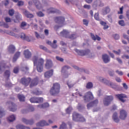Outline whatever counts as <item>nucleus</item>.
Here are the masks:
<instances>
[{"instance_id": "obj_40", "label": "nucleus", "mask_w": 129, "mask_h": 129, "mask_svg": "<svg viewBox=\"0 0 129 129\" xmlns=\"http://www.w3.org/2000/svg\"><path fill=\"white\" fill-rule=\"evenodd\" d=\"M112 52L116 55H120L121 53V50L118 49V50H113Z\"/></svg>"}, {"instance_id": "obj_62", "label": "nucleus", "mask_w": 129, "mask_h": 129, "mask_svg": "<svg viewBox=\"0 0 129 129\" xmlns=\"http://www.w3.org/2000/svg\"><path fill=\"white\" fill-rule=\"evenodd\" d=\"M39 47L40 49H42V50H44V51H47V48H46L45 46L43 45H40Z\"/></svg>"}, {"instance_id": "obj_11", "label": "nucleus", "mask_w": 129, "mask_h": 129, "mask_svg": "<svg viewBox=\"0 0 129 129\" xmlns=\"http://www.w3.org/2000/svg\"><path fill=\"white\" fill-rule=\"evenodd\" d=\"M20 36L21 39H23V40H25L28 42H31V41H33V37H32V36H26V34H25V33H22L20 34Z\"/></svg>"}, {"instance_id": "obj_32", "label": "nucleus", "mask_w": 129, "mask_h": 129, "mask_svg": "<svg viewBox=\"0 0 129 129\" xmlns=\"http://www.w3.org/2000/svg\"><path fill=\"white\" fill-rule=\"evenodd\" d=\"M24 14L27 16V18H33L34 17V15H33V14H31L30 13H29V12L28 11H27L26 10H25L24 12Z\"/></svg>"}, {"instance_id": "obj_24", "label": "nucleus", "mask_w": 129, "mask_h": 129, "mask_svg": "<svg viewBox=\"0 0 129 129\" xmlns=\"http://www.w3.org/2000/svg\"><path fill=\"white\" fill-rule=\"evenodd\" d=\"M22 20V16L20 15V14L18 13L17 15L16 16V20H14L15 23H19L20 21Z\"/></svg>"}, {"instance_id": "obj_56", "label": "nucleus", "mask_w": 129, "mask_h": 129, "mask_svg": "<svg viewBox=\"0 0 129 129\" xmlns=\"http://www.w3.org/2000/svg\"><path fill=\"white\" fill-rule=\"evenodd\" d=\"M37 15L38 17H44V15L41 12H38Z\"/></svg>"}, {"instance_id": "obj_47", "label": "nucleus", "mask_w": 129, "mask_h": 129, "mask_svg": "<svg viewBox=\"0 0 129 129\" xmlns=\"http://www.w3.org/2000/svg\"><path fill=\"white\" fill-rule=\"evenodd\" d=\"M84 9H86V10H90L91 9V6L88 5H85L83 6Z\"/></svg>"}, {"instance_id": "obj_59", "label": "nucleus", "mask_w": 129, "mask_h": 129, "mask_svg": "<svg viewBox=\"0 0 129 129\" xmlns=\"http://www.w3.org/2000/svg\"><path fill=\"white\" fill-rule=\"evenodd\" d=\"M121 58L122 59H129V56L127 55H123L122 56H121Z\"/></svg>"}, {"instance_id": "obj_41", "label": "nucleus", "mask_w": 129, "mask_h": 129, "mask_svg": "<svg viewBox=\"0 0 129 129\" xmlns=\"http://www.w3.org/2000/svg\"><path fill=\"white\" fill-rule=\"evenodd\" d=\"M94 19L96 21H99V13H96L94 15Z\"/></svg>"}, {"instance_id": "obj_26", "label": "nucleus", "mask_w": 129, "mask_h": 129, "mask_svg": "<svg viewBox=\"0 0 129 129\" xmlns=\"http://www.w3.org/2000/svg\"><path fill=\"white\" fill-rule=\"evenodd\" d=\"M47 12L48 14H50L51 13H58V10H57L55 8H50L47 9Z\"/></svg>"}, {"instance_id": "obj_53", "label": "nucleus", "mask_w": 129, "mask_h": 129, "mask_svg": "<svg viewBox=\"0 0 129 129\" xmlns=\"http://www.w3.org/2000/svg\"><path fill=\"white\" fill-rule=\"evenodd\" d=\"M18 6L19 7H22V6H24V2L20 1L18 3Z\"/></svg>"}, {"instance_id": "obj_57", "label": "nucleus", "mask_w": 129, "mask_h": 129, "mask_svg": "<svg viewBox=\"0 0 129 129\" xmlns=\"http://www.w3.org/2000/svg\"><path fill=\"white\" fill-rule=\"evenodd\" d=\"M116 60H117V62H118L119 64H122V60H121V59H120V58L117 57L116 58Z\"/></svg>"}, {"instance_id": "obj_28", "label": "nucleus", "mask_w": 129, "mask_h": 129, "mask_svg": "<svg viewBox=\"0 0 129 129\" xmlns=\"http://www.w3.org/2000/svg\"><path fill=\"white\" fill-rule=\"evenodd\" d=\"M91 36L92 39H93V40L94 41L96 40H97V41H100V40H101V38H100V37L97 35L95 36L94 35L91 34Z\"/></svg>"}, {"instance_id": "obj_13", "label": "nucleus", "mask_w": 129, "mask_h": 129, "mask_svg": "<svg viewBox=\"0 0 129 129\" xmlns=\"http://www.w3.org/2000/svg\"><path fill=\"white\" fill-rule=\"evenodd\" d=\"M84 100L85 101H87V100H89V99H93V95L91 92H88L86 94L85 96L84 97Z\"/></svg>"}, {"instance_id": "obj_61", "label": "nucleus", "mask_w": 129, "mask_h": 129, "mask_svg": "<svg viewBox=\"0 0 129 129\" xmlns=\"http://www.w3.org/2000/svg\"><path fill=\"white\" fill-rule=\"evenodd\" d=\"M123 37L124 39H126L129 43V37H127V35L125 34H123Z\"/></svg>"}, {"instance_id": "obj_7", "label": "nucleus", "mask_w": 129, "mask_h": 129, "mask_svg": "<svg viewBox=\"0 0 129 129\" xmlns=\"http://www.w3.org/2000/svg\"><path fill=\"white\" fill-rule=\"evenodd\" d=\"M73 119L75 121H85V118L81 116L78 113L75 112L73 114Z\"/></svg>"}, {"instance_id": "obj_54", "label": "nucleus", "mask_w": 129, "mask_h": 129, "mask_svg": "<svg viewBox=\"0 0 129 129\" xmlns=\"http://www.w3.org/2000/svg\"><path fill=\"white\" fill-rule=\"evenodd\" d=\"M4 115V110L2 107H0V117H2Z\"/></svg>"}, {"instance_id": "obj_43", "label": "nucleus", "mask_w": 129, "mask_h": 129, "mask_svg": "<svg viewBox=\"0 0 129 129\" xmlns=\"http://www.w3.org/2000/svg\"><path fill=\"white\" fill-rule=\"evenodd\" d=\"M86 87L88 89H90V88L93 87V84H92V83L89 82L87 84Z\"/></svg>"}, {"instance_id": "obj_45", "label": "nucleus", "mask_w": 129, "mask_h": 129, "mask_svg": "<svg viewBox=\"0 0 129 129\" xmlns=\"http://www.w3.org/2000/svg\"><path fill=\"white\" fill-rule=\"evenodd\" d=\"M118 24L120 26H121V27H123L125 25V23H124V21L123 20L119 21Z\"/></svg>"}, {"instance_id": "obj_58", "label": "nucleus", "mask_w": 129, "mask_h": 129, "mask_svg": "<svg viewBox=\"0 0 129 129\" xmlns=\"http://www.w3.org/2000/svg\"><path fill=\"white\" fill-rule=\"evenodd\" d=\"M56 58L58 60V61H60V62H63L64 59L62 57H60L59 56H56Z\"/></svg>"}, {"instance_id": "obj_44", "label": "nucleus", "mask_w": 129, "mask_h": 129, "mask_svg": "<svg viewBox=\"0 0 129 129\" xmlns=\"http://www.w3.org/2000/svg\"><path fill=\"white\" fill-rule=\"evenodd\" d=\"M22 120L23 122H25L26 124H31V121L27 120L26 118H23Z\"/></svg>"}, {"instance_id": "obj_36", "label": "nucleus", "mask_w": 129, "mask_h": 129, "mask_svg": "<svg viewBox=\"0 0 129 129\" xmlns=\"http://www.w3.org/2000/svg\"><path fill=\"white\" fill-rule=\"evenodd\" d=\"M69 34V32L67 30H63L61 32H60V36H67Z\"/></svg>"}, {"instance_id": "obj_22", "label": "nucleus", "mask_w": 129, "mask_h": 129, "mask_svg": "<svg viewBox=\"0 0 129 129\" xmlns=\"http://www.w3.org/2000/svg\"><path fill=\"white\" fill-rule=\"evenodd\" d=\"M7 68L6 67V63L5 62H2L0 63V73H2L3 71H4Z\"/></svg>"}, {"instance_id": "obj_4", "label": "nucleus", "mask_w": 129, "mask_h": 129, "mask_svg": "<svg viewBox=\"0 0 129 129\" xmlns=\"http://www.w3.org/2000/svg\"><path fill=\"white\" fill-rule=\"evenodd\" d=\"M60 92V85L58 83L53 84V87L50 90V93L52 95H55Z\"/></svg>"}, {"instance_id": "obj_46", "label": "nucleus", "mask_w": 129, "mask_h": 129, "mask_svg": "<svg viewBox=\"0 0 129 129\" xmlns=\"http://www.w3.org/2000/svg\"><path fill=\"white\" fill-rule=\"evenodd\" d=\"M66 111L67 112V113H70V112H71V111H72V107H69L68 108H67L66 109Z\"/></svg>"}, {"instance_id": "obj_31", "label": "nucleus", "mask_w": 129, "mask_h": 129, "mask_svg": "<svg viewBox=\"0 0 129 129\" xmlns=\"http://www.w3.org/2000/svg\"><path fill=\"white\" fill-rule=\"evenodd\" d=\"M15 50H16V49L15 48V46L14 45H10L8 48V51L10 52V53L15 52Z\"/></svg>"}, {"instance_id": "obj_63", "label": "nucleus", "mask_w": 129, "mask_h": 129, "mask_svg": "<svg viewBox=\"0 0 129 129\" xmlns=\"http://www.w3.org/2000/svg\"><path fill=\"white\" fill-rule=\"evenodd\" d=\"M123 11V7H122L120 8V11L118 12V14H122Z\"/></svg>"}, {"instance_id": "obj_19", "label": "nucleus", "mask_w": 129, "mask_h": 129, "mask_svg": "<svg viewBox=\"0 0 129 129\" xmlns=\"http://www.w3.org/2000/svg\"><path fill=\"white\" fill-rule=\"evenodd\" d=\"M44 125H49V123H47L45 120L41 121L37 123V126H44Z\"/></svg>"}, {"instance_id": "obj_1", "label": "nucleus", "mask_w": 129, "mask_h": 129, "mask_svg": "<svg viewBox=\"0 0 129 129\" xmlns=\"http://www.w3.org/2000/svg\"><path fill=\"white\" fill-rule=\"evenodd\" d=\"M34 66L36 67L38 72L43 71V65H44V59L39 58L37 55H34L32 58Z\"/></svg>"}, {"instance_id": "obj_21", "label": "nucleus", "mask_w": 129, "mask_h": 129, "mask_svg": "<svg viewBox=\"0 0 129 129\" xmlns=\"http://www.w3.org/2000/svg\"><path fill=\"white\" fill-rule=\"evenodd\" d=\"M110 12V9H109L108 7H106L104 8L102 11V14L103 15V16L105 15H107V14L109 13Z\"/></svg>"}, {"instance_id": "obj_6", "label": "nucleus", "mask_w": 129, "mask_h": 129, "mask_svg": "<svg viewBox=\"0 0 129 129\" xmlns=\"http://www.w3.org/2000/svg\"><path fill=\"white\" fill-rule=\"evenodd\" d=\"M33 3L36 6V8L39 10L44 8V7H46L48 6V3L47 2H43L42 5L40 4V2L38 0H33Z\"/></svg>"}, {"instance_id": "obj_51", "label": "nucleus", "mask_w": 129, "mask_h": 129, "mask_svg": "<svg viewBox=\"0 0 129 129\" xmlns=\"http://www.w3.org/2000/svg\"><path fill=\"white\" fill-rule=\"evenodd\" d=\"M60 129H65L66 128V124L65 123H62V124L60 125Z\"/></svg>"}, {"instance_id": "obj_55", "label": "nucleus", "mask_w": 129, "mask_h": 129, "mask_svg": "<svg viewBox=\"0 0 129 129\" xmlns=\"http://www.w3.org/2000/svg\"><path fill=\"white\" fill-rule=\"evenodd\" d=\"M5 20L6 22H7V23H10L12 22V20H11V18H10L9 17H6Z\"/></svg>"}, {"instance_id": "obj_37", "label": "nucleus", "mask_w": 129, "mask_h": 129, "mask_svg": "<svg viewBox=\"0 0 129 129\" xmlns=\"http://www.w3.org/2000/svg\"><path fill=\"white\" fill-rule=\"evenodd\" d=\"M16 128L17 129H30V127H24L23 125H18L16 126Z\"/></svg>"}, {"instance_id": "obj_29", "label": "nucleus", "mask_w": 129, "mask_h": 129, "mask_svg": "<svg viewBox=\"0 0 129 129\" xmlns=\"http://www.w3.org/2000/svg\"><path fill=\"white\" fill-rule=\"evenodd\" d=\"M100 24L103 26L104 30H107V29L109 28V26H108L106 23L103 21H101Z\"/></svg>"}, {"instance_id": "obj_5", "label": "nucleus", "mask_w": 129, "mask_h": 129, "mask_svg": "<svg viewBox=\"0 0 129 129\" xmlns=\"http://www.w3.org/2000/svg\"><path fill=\"white\" fill-rule=\"evenodd\" d=\"M98 80H99V81H100L101 82H102L103 83H105V84H107V85H109V86H111L112 88H116V85L111 83L110 81L107 80L105 79H104L102 77L99 78Z\"/></svg>"}, {"instance_id": "obj_12", "label": "nucleus", "mask_w": 129, "mask_h": 129, "mask_svg": "<svg viewBox=\"0 0 129 129\" xmlns=\"http://www.w3.org/2000/svg\"><path fill=\"white\" fill-rule=\"evenodd\" d=\"M127 115V113L123 109H121L120 110V115L119 118L121 119H125L126 116Z\"/></svg>"}, {"instance_id": "obj_15", "label": "nucleus", "mask_w": 129, "mask_h": 129, "mask_svg": "<svg viewBox=\"0 0 129 129\" xmlns=\"http://www.w3.org/2000/svg\"><path fill=\"white\" fill-rule=\"evenodd\" d=\"M53 66V63L52 62V60L50 59H46V63L45 64V68L46 69H50V68H52Z\"/></svg>"}, {"instance_id": "obj_30", "label": "nucleus", "mask_w": 129, "mask_h": 129, "mask_svg": "<svg viewBox=\"0 0 129 129\" xmlns=\"http://www.w3.org/2000/svg\"><path fill=\"white\" fill-rule=\"evenodd\" d=\"M20 55H21V52H17L15 54L14 57H13V62H16L17 61V59H18V58L20 57Z\"/></svg>"}, {"instance_id": "obj_2", "label": "nucleus", "mask_w": 129, "mask_h": 129, "mask_svg": "<svg viewBox=\"0 0 129 129\" xmlns=\"http://www.w3.org/2000/svg\"><path fill=\"white\" fill-rule=\"evenodd\" d=\"M30 82H31L30 87L32 88L34 87V86H36V85L38 84V78H36L31 82V79L30 78L26 79L25 78H23L21 80V83H22V84L25 86L29 85Z\"/></svg>"}, {"instance_id": "obj_14", "label": "nucleus", "mask_w": 129, "mask_h": 129, "mask_svg": "<svg viewBox=\"0 0 129 129\" xmlns=\"http://www.w3.org/2000/svg\"><path fill=\"white\" fill-rule=\"evenodd\" d=\"M68 69H69V67L65 66L63 67L61 70V74L65 78L68 76V74H67Z\"/></svg>"}, {"instance_id": "obj_34", "label": "nucleus", "mask_w": 129, "mask_h": 129, "mask_svg": "<svg viewBox=\"0 0 129 129\" xmlns=\"http://www.w3.org/2000/svg\"><path fill=\"white\" fill-rule=\"evenodd\" d=\"M38 106L40 108H46V107H49V104L48 103H46L42 105H39Z\"/></svg>"}, {"instance_id": "obj_64", "label": "nucleus", "mask_w": 129, "mask_h": 129, "mask_svg": "<svg viewBox=\"0 0 129 129\" xmlns=\"http://www.w3.org/2000/svg\"><path fill=\"white\" fill-rule=\"evenodd\" d=\"M126 17L129 20V10H127L126 12Z\"/></svg>"}, {"instance_id": "obj_25", "label": "nucleus", "mask_w": 129, "mask_h": 129, "mask_svg": "<svg viewBox=\"0 0 129 129\" xmlns=\"http://www.w3.org/2000/svg\"><path fill=\"white\" fill-rule=\"evenodd\" d=\"M98 103V100H95L92 103H90L87 105L88 108L91 107V106H94V105H96Z\"/></svg>"}, {"instance_id": "obj_17", "label": "nucleus", "mask_w": 129, "mask_h": 129, "mask_svg": "<svg viewBox=\"0 0 129 129\" xmlns=\"http://www.w3.org/2000/svg\"><path fill=\"white\" fill-rule=\"evenodd\" d=\"M54 71L53 70H51L45 73L44 77L45 78H50L51 76H53V73Z\"/></svg>"}, {"instance_id": "obj_23", "label": "nucleus", "mask_w": 129, "mask_h": 129, "mask_svg": "<svg viewBox=\"0 0 129 129\" xmlns=\"http://www.w3.org/2000/svg\"><path fill=\"white\" fill-rule=\"evenodd\" d=\"M65 21V19L63 17H56L55 19L56 23H62Z\"/></svg>"}, {"instance_id": "obj_18", "label": "nucleus", "mask_w": 129, "mask_h": 129, "mask_svg": "<svg viewBox=\"0 0 129 129\" xmlns=\"http://www.w3.org/2000/svg\"><path fill=\"white\" fill-rule=\"evenodd\" d=\"M24 55L27 59H29V58H31L32 56V53L29 50H26L24 52Z\"/></svg>"}, {"instance_id": "obj_39", "label": "nucleus", "mask_w": 129, "mask_h": 129, "mask_svg": "<svg viewBox=\"0 0 129 129\" xmlns=\"http://www.w3.org/2000/svg\"><path fill=\"white\" fill-rule=\"evenodd\" d=\"M67 84L70 88H71V87H73V86H74V84L73 83V82L71 81H69L68 82Z\"/></svg>"}, {"instance_id": "obj_48", "label": "nucleus", "mask_w": 129, "mask_h": 129, "mask_svg": "<svg viewBox=\"0 0 129 129\" xmlns=\"http://www.w3.org/2000/svg\"><path fill=\"white\" fill-rule=\"evenodd\" d=\"M12 108H10V110L11 111H16L17 110V107L16 106H14L13 103H12Z\"/></svg>"}, {"instance_id": "obj_52", "label": "nucleus", "mask_w": 129, "mask_h": 129, "mask_svg": "<svg viewBox=\"0 0 129 129\" xmlns=\"http://www.w3.org/2000/svg\"><path fill=\"white\" fill-rule=\"evenodd\" d=\"M115 72L116 73H117V74H118V75H120V76H121L122 75H123V73H122V72L119 71L118 70H116Z\"/></svg>"}, {"instance_id": "obj_50", "label": "nucleus", "mask_w": 129, "mask_h": 129, "mask_svg": "<svg viewBox=\"0 0 129 129\" xmlns=\"http://www.w3.org/2000/svg\"><path fill=\"white\" fill-rule=\"evenodd\" d=\"M9 14L10 16H14V14H15V11H14L13 9L10 10L9 11Z\"/></svg>"}, {"instance_id": "obj_3", "label": "nucleus", "mask_w": 129, "mask_h": 129, "mask_svg": "<svg viewBox=\"0 0 129 129\" xmlns=\"http://www.w3.org/2000/svg\"><path fill=\"white\" fill-rule=\"evenodd\" d=\"M76 52L80 56H84L86 55L88 57H92V53L90 52L89 49H86L85 50H80L78 49H75Z\"/></svg>"}, {"instance_id": "obj_10", "label": "nucleus", "mask_w": 129, "mask_h": 129, "mask_svg": "<svg viewBox=\"0 0 129 129\" xmlns=\"http://www.w3.org/2000/svg\"><path fill=\"white\" fill-rule=\"evenodd\" d=\"M116 97L120 101H121V102H125V101H126V98H127V96L123 94H117L116 95Z\"/></svg>"}, {"instance_id": "obj_27", "label": "nucleus", "mask_w": 129, "mask_h": 129, "mask_svg": "<svg viewBox=\"0 0 129 129\" xmlns=\"http://www.w3.org/2000/svg\"><path fill=\"white\" fill-rule=\"evenodd\" d=\"M8 121H10V122H12V121H14V120H16V116L15 115H11L8 118Z\"/></svg>"}, {"instance_id": "obj_16", "label": "nucleus", "mask_w": 129, "mask_h": 129, "mask_svg": "<svg viewBox=\"0 0 129 129\" xmlns=\"http://www.w3.org/2000/svg\"><path fill=\"white\" fill-rule=\"evenodd\" d=\"M102 59L104 62V63H109L110 61V58L108 55L106 54H103L102 56Z\"/></svg>"}, {"instance_id": "obj_38", "label": "nucleus", "mask_w": 129, "mask_h": 129, "mask_svg": "<svg viewBox=\"0 0 129 129\" xmlns=\"http://www.w3.org/2000/svg\"><path fill=\"white\" fill-rule=\"evenodd\" d=\"M18 97L20 101H25V96L23 95H18Z\"/></svg>"}, {"instance_id": "obj_42", "label": "nucleus", "mask_w": 129, "mask_h": 129, "mask_svg": "<svg viewBox=\"0 0 129 129\" xmlns=\"http://www.w3.org/2000/svg\"><path fill=\"white\" fill-rule=\"evenodd\" d=\"M56 43H57V41L54 40L53 43H52V44L51 45L52 48H53L54 49H56V48H57V44H56Z\"/></svg>"}, {"instance_id": "obj_9", "label": "nucleus", "mask_w": 129, "mask_h": 129, "mask_svg": "<svg viewBox=\"0 0 129 129\" xmlns=\"http://www.w3.org/2000/svg\"><path fill=\"white\" fill-rule=\"evenodd\" d=\"M113 100V97L112 96H107L104 99V105H108Z\"/></svg>"}, {"instance_id": "obj_35", "label": "nucleus", "mask_w": 129, "mask_h": 129, "mask_svg": "<svg viewBox=\"0 0 129 129\" xmlns=\"http://www.w3.org/2000/svg\"><path fill=\"white\" fill-rule=\"evenodd\" d=\"M21 28L23 29V30H26V29H28V25H27V23L26 22H22L21 23Z\"/></svg>"}, {"instance_id": "obj_33", "label": "nucleus", "mask_w": 129, "mask_h": 129, "mask_svg": "<svg viewBox=\"0 0 129 129\" xmlns=\"http://www.w3.org/2000/svg\"><path fill=\"white\" fill-rule=\"evenodd\" d=\"M100 4H101V2H100V0H96L94 2V4L93 5V8H95V6H100Z\"/></svg>"}, {"instance_id": "obj_20", "label": "nucleus", "mask_w": 129, "mask_h": 129, "mask_svg": "<svg viewBox=\"0 0 129 129\" xmlns=\"http://www.w3.org/2000/svg\"><path fill=\"white\" fill-rule=\"evenodd\" d=\"M112 119L115 121V122H118V121H119V118H118L117 113L115 112L113 113L112 115Z\"/></svg>"}, {"instance_id": "obj_8", "label": "nucleus", "mask_w": 129, "mask_h": 129, "mask_svg": "<svg viewBox=\"0 0 129 129\" xmlns=\"http://www.w3.org/2000/svg\"><path fill=\"white\" fill-rule=\"evenodd\" d=\"M30 101L32 103H40V102H43L44 99L43 98L33 97L30 99Z\"/></svg>"}, {"instance_id": "obj_49", "label": "nucleus", "mask_w": 129, "mask_h": 129, "mask_svg": "<svg viewBox=\"0 0 129 129\" xmlns=\"http://www.w3.org/2000/svg\"><path fill=\"white\" fill-rule=\"evenodd\" d=\"M11 74V72L9 71H6L5 73V76L6 77H10V75Z\"/></svg>"}, {"instance_id": "obj_60", "label": "nucleus", "mask_w": 129, "mask_h": 129, "mask_svg": "<svg viewBox=\"0 0 129 129\" xmlns=\"http://www.w3.org/2000/svg\"><path fill=\"white\" fill-rule=\"evenodd\" d=\"M113 37L115 39V40H118V39H119V35H118V34H114L113 35Z\"/></svg>"}]
</instances>
